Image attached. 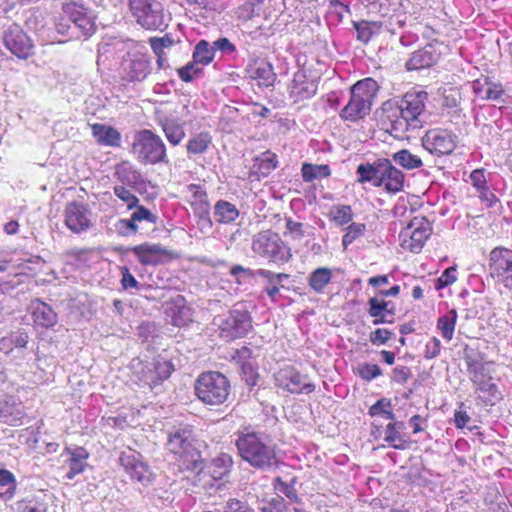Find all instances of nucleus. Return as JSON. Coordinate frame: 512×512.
Listing matches in <instances>:
<instances>
[{
  "instance_id": "16",
  "label": "nucleus",
  "mask_w": 512,
  "mask_h": 512,
  "mask_svg": "<svg viewBox=\"0 0 512 512\" xmlns=\"http://www.w3.org/2000/svg\"><path fill=\"white\" fill-rule=\"evenodd\" d=\"M251 329L252 318L250 313L244 307H238L237 305L219 325L220 337L227 340L245 337Z\"/></svg>"
},
{
  "instance_id": "61",
  "label": "nucleus",
  "mask_w": 512,
  "mask_h": 512,
  "mask_svg": "<svg viewBox=\"0 0 512 512\" xmlns=\"http://www.w3.org/2000/svg\"><path fill=\"white\" fill-rule=\"evenodd\" d=\"M260 512H287V505L282 496H275L263 502Z\"/></svg>"
},
{
  "instance_id": "14",
  "label": "nucleus",
  "mask_w": 512,
  "mask_h": 512,
  "mask_svg": "<svg viewBox=\"0 0 512 512\" xmlns=\"http://www.w3.org/2000/svg\"><path fill=\"white\" fill-rule=\"evenodd\" d=\"M129 9L136 22L148 30L160 28L164 22L163 9L156 0H129Z\"/></svg>"
},
{
  "instance_id": "43",
  "label": "nucleus",
  "mask_w": 512,
  "mask_h": 512,
  "mask_svg": "<svg viewBox=\"0 0 512 512\" xmlns=\"http://www.w3.org/2000/svg\"><path fill=\"white\" fill-rule=\"evenodd\" d=\"M212 145V136L208 131H202L192 135L186 143L188 155H201L208 151Z\"/></svg>"
},
{
  "instance_id": "31",
  "label": "nucleus",
  "mask_w": 512,
  "mask_h": 512,
  "mask_svg": "<svg viewBox=\"0 0 512 512\" xmlns=\"http://www.w3.org/2000/svg\"><path fill=\"white\" fill-rule=\"evenodd\" d=\"M470 181L477 192V196L486 208H492L499 202L496 194L490 189L483 168L475 169L470 173Z\"/></svg>"
},
{
  "instance_id": "55",
  "label": "nucleus",
  "mask_w": 512,
  "mask_h": 512,
  "mask_svg": "<svg viewBox=\"0 0 512 512\" xmlns=\"http://www.w3.org/2000/svg\"><path fill=\"white\" fill-rule=\"evenodd\" d=\"M368 414L371 417L380 415L392 421L395 419L391 401L387 398L379 399L374 405H372L369 408Z\"/></svg>"
},
{
  "instance_id": "25",
  "label": "nucleus",
  "mask_w": 512,
  "mask_h": 512,
  "mask_svg": "<svg viewBox=\"0 0 512 512\" xmlns=\"http://www.w3.org/2000/svg\"><path fill=\"white\" fill-rule=\"evenodd\" d=\"M442 43L432 41L425 45L423 48L412 53L409 60L406 62L407 70H420L435 65L441 58Z\"/></svg>"
},
{
  "instance_id": "22",
  "label": "nucleus",
  "mask_w": 512,
  "mask_h": 512,
  "mask_svg": "<svg viewBox=\"0 0 512 512\" xmlns=\"http://www.w3.org/2000/svg\"><path fill=\"white\" fill-rule=\"evenodd\" d=\"M143 266H157L174 259L176 255L159 244L142 243L128 248Z\"/></svg>"
},
{
  "instance_id": "51",
  "label": "nucleus",
  "mask_w": 512,
  "mask_h": 512,
  "mask_svg": "<svg viewBox=\"0 0 512 512\" xmlns=\"http://www.w3.org/2000/svg\"><path fill=\"white\" fill-rule=\"evenodd\" d=\"M214 56V49L210 47L209 42L200 40L194 48L192 58L196 64L208 65L213 61Z\"/></svg>"
},
{
  "instance_id": "36",
  "label": "nucleus",
  "mask_w": 512,
  "mask_h": 512,
  "mask_svg": "<svg viewBox=\"0 0 512 512\" xmlns=\"http://www.w3.org/2000/svg\"><path fill=\"white\" fill-rule=\"evenodd\" d=\"M53 494L47 490L37 491L20 502V512H50Z\"/></svg>"
},
{
  "instance_id": "41",
  "label": "nucleus",
  "mask_w": 512,
  "mask_h": 512,
  "mask_svg": "<svg viewBox=\"0 0 512 512\" xmlns=\"http://www.w3.org/2000/svg\"><path fill=\"white\" fill-rule=\"evenodd\" d=\"M239 217L237 207L226 200H218L214 205V218L219 224H231Z\"/></svg>"
},
{
  "instance_id": "42",
  "label": "nucleus",
  "mask_w": 512,
  "mask_h": 512,
  "mask_svg": "<svg viewBox=\"0 0 512 512\" xmlns=\"http://www.w3.org/2000/svg\"><path fill=\"white\" fill-rule=\"evenodd\" d=\"M332 281V271L328 267L313 270L308 277V285L317 294H323Z\"/></svg>"
},
{
  "instance_id": "26",
  "label": "nucleus",
  "mask_w": 512,
  "mask_h": 512,
  "mask_svg": "<svg viewBox=\"0 0 512 512\" xmlns=\"http://www.w3.org/2000/svg\"><path fill=\"white\" fill-rule=\"evenodd\" d=\"M232 467V457L227 453H220L204 466H202V460L200 459V464L197 469L203 479L209 478L212 481H226Z\"/></svg>"
},
{
  "instance_id": "2",
  "label": "nucleus",
  "mask_w": 512,
  "mask_h": 512,
  "mask_svg": "<svg viewBox=\"0 0 512 512\" xmlns=\"http://www.w3.org/2000/svg\"><path fill=\"white\" fill-rule=\"evenodd\" d=\"M356 174L358 183H371L374 187H383L387 193L391 194L402 191L405 183L404 173L387 158H378L373 163L359 164Z\"/></svg>"
},
{
  "instance_id": "54",
  "label": "nucleus",
  "mask_w": 512,
  "mask_h": 512,
  "mask_svg": "<svg viewBox=\"0 0 512 512\" xmlns=\"http://www.w3.org/2000/svg\"><path fill=\"white\" fill-rule=\"evenodd\" d=\"M366 232V225L364 223L352 222L347 228L346 232L342 237V246L344 250H347L356 239L363 236Z\"/></svg>"
},
{
  "instance_id": "8",
  "label": "nucleus",
  "mask_w": 512,
  "mask_h": 512,
  "mask_svg": "<svg viewBox=\"0 0 512 512\" xmlns=\"http://www.w3.org/2000/svg\"><path fill=\"white\" fill-rule=\"evenodd\" d=\"M194 431L191 425H181L168 435L167 449L185 470H197L201 454L193 444Z\"/></svg>"
},
{
  "instance_id": "15",
  "label": "nucleus",
  "mask_w": 512,
  "mask_h": 512,
  "mask_svg": "<svg viewBox=\"0 0 512 512\" xmlns=\"http://www.w3.org/2000/svg\"><path fill=\"white\" fill-rule=\"evenodd\" d=\"M2 40L4 46L18 59L27 60L35 54L32 38L17 23L4 29Z\"/></svg>"
},
{
  "instance_id": "18",
  "label": "nucleus",
  "mask_w": 512,
  "mask_h": 512,
  "mask_svg": "<svg viewBox=\"0 0 512 512\" xmlns=\"http://www.w3.org/2000/svg\"><path fill=\"white\" fill-rule=\"evenodd\" d=\"M422 145L433 155H449L456 148L457 136L446 129H431L423 136Z\"/></svg>"
},
{
  "instance_id": "52",
  "label": "nucleus",
  "mask_w": 512,
  "mask_h": 512,
  "mask_svg": "<svg viewBox=\"0 0 512 512\" xmlns=\"http://www.w3.org/2000/svg\"><path fill=\"white\" fill-rule=\"evenodd\" d=\"M115 176L119 181L127 184L137 183L140 177L139 173L128 161H123L116 165Z\"/></svg>"
},
{
  "instance_id": "35",
  "label": "nucleus",
  "mask_w": 512,
  "mask_h": 512,
  "mask_svg": "<svg viewBox=\"0 0 512 512\" xmlns=\"http://www.w3.org/2000/svg\"><path fill=\"white\" fill-rule=\"evenodd\" d=\"M91 131L99 145L107 147H119L121 145V133L113 126L94 123L91 125Z\"/></svg>"
},
{
  "instance_id": "3",
  "label": "nucleus",
  "mask_w": 512,
  "mask_h": 512,
  "mask_svg": "<svg viewBox=\"0 0 512 512\" xmlns=\"http://www.w3.org/2000/svg\"><path fill=\"white\" fill-rule=\"evenodd\" d=\"M467 372L478 398L486 406H494L503 400V393L498 386V379L492 376L494 372L491 362L482 358L465 357Z\"/></svg>"
},
{
  "instance_id": "5",
  "label": "nucleus",
  "mask_w": 512,
  "mask_h": 512,
  "mask_svg": "<svg viewBox=\"0 0 512 512\" xmlns=\"http://www.w3.org/2000/svg\"><path fill=\"white\" fill-rule=\"evenodd\" d=\"M231 383L226 375L219 371H204L194 383L197 399L206 406L225 405L231 398Z\"/></svg>"
},
{
  "instance_id": "40",
  "label": "nucleus",
  "mask_w": 512,
  "mask_h": 512,
  "mask_svg": "<svg viewBox=\"0 0 512 512\" xmlns=\"http://www.w3.org/2000/svg\"><path fill=\"white\" fill-rule=\"evenodd\" d=\"M24 412L20 403L5 401L0 406V421L11 426L22 424Z\"/></svg>"
},
{
  "instance_id": "11",
  "label": "nucleus",
  "mask_w": 512,
  "mask_h": 512,
  "mask_svg": "<svg viewBox=\"0 0 512 512\" xmlns=\"http://www.w3.org/2000/svg\"><path fill=\"white\" fill-rule=\"evenodd\" d=\"M433 233L431 221L425 216H414L399 233L400 247L411 253H420Z\"/></svg>"
},
{
  "instance_id": "20",
  "label": "nucleus",
  "mask_w": 512,
  "mask_h": 512,
  "mask_svg": "<svg viewBox=\"0 0 512 512\" xmlns=\"http://www.w3.org/2000/svg\"><path fill=\"white\" fill-rule=\"evenodd\" d=\"M61 10L68 20L74 24L81 36L89 37L95 33L94 17L83 4L75 1L65 2L62 4Z\"/></svg>"
},
{
  "instance_id": "37",
  "label": "nucleus",
  "mask_w": 512,
  "mask_h": 512,
  "mask_svg": "<svg viewBox=\"0 0 512 512\" xmlns=\"http://www.w3.org/2000/svg\"><path fill=\"white\" fill-rule=\"evenodd\" d=\"M368 314L373 318V324L379 325L388 322L386 315L394 316L395 306L390 301H387L378 296L371 297L368 300Z\"/></svg>"
},
{
  "instance_id": "32",
  "label": "nucleus",
  "mask_w": 512,
  "mask_h": 512,
  "mask_svg": "<svg viewBox=\"0 0 512 512\" xmlns=\"http://www.w3.org/2000/svg\"><path fill=\"white\" fill-rule=\"evenodd\" d=\"M475 96L481 100H498L504 94L501 83L492 81L488 76H481L472 82Z\"/></svg>"
},
{
  "instance_id": "46",
  "label": "nucleus",
  "mask_w": 512,
  "mask_h": 512,
  "mask_svg": "<svg viewBox=\"0 0 512 512\" xmlns=\"http://www.w3.org/2000/svg\"><path fill=\"white\" fill-rule=\"evenodd\" d=\"M353 26L357 32V39L364 44L382 31V23L378 21L361 20L353 22Z\"/></svg>"
},
{
  "instance_id": "53",
  "label": "nucleus",
  "mask_w": 512,
  "mask_h": 512,
  "mask_svg": "<svg viewBox=\"0 0 512 512\" xmlns=\"http://www.w3.org/2000/svg\"><path fill=\"white\" fill-rule=\"evenodd\" d=\"M350 14L351 9L348 4L342 3L340 0H329L327 18L334 24H339L344 18V14Z\"/></svg>"
},
{
  "instance_id": "21",
  "label": "nucleus",
  "mask_w": 512,
  "mask_h": 512,
  "mask_svg": "<svg viewBox=\"0 0 512 512\" xmlns=\"http://www.w3.org/2000/svg\"><path fill=\"white\" fill-rule=\"evenodd\" d=\"M64 224L73 233L80 234L92 226L91 210L88 205L79 201L66 203L64 208Z\"/></svg>"
},
{
  "instance_id": "9",
  "label": "nucleus",
  "mask_w": 512,
  "mask_h": 512,
  "mask_svg": "<svg viewBox=\"0 0 512 512\" xmlns=\"http://www.w3.org/2000/svg\"><path fill=\"white\" fill-rule=\"evenodd\" d=\"M131 153L144 165L168 163L167 148L163 139L150 129H142L135 133Z\"/></svg>"
},
{
  "instance_id": "58",
  "label": "nucleus",
  "mask_w": 512,
  "mask_h": 512,
  "mask_svg": "<svg viewBox=\"0 0 512 512\" xmlns=\"http://www.w3.org/2000/svg\"><path fill=\"white\" fill-rule=\"evenodd\" d=\"M114 194L126 204L129 210L136 209L140 207L139 199L136 195H134L129 189L124 186L117 185L113 188Z\"/></svg>"
},
{
  "instance_id": "59",
  "label": "nucleus",
  "mask_w": 512,
  "mask_h": 512,
  "mask_svg": "<svg viewBox=\"0 0 512 512\" xmlns=\"http://www.w3.org/2000/svg\"><path fill=\"white\" fill-rule=\"evenodd\" d=\"M356 373L361 379L369 382L381 376L382 370L377 364L361 363L358 365Z\"/></svg>"
},
{
  "instance_id": "13",
  "label": "nucleus",
  "mask_w": 512,
  "mask_h": 512,
  "mask_svg": "<svg viewBox=\"0 0 512 512\" xmlns=\"http://www.w3.org/2000/svg\"><path fill=\"white\" fill-rule=\"evenodd\" d=\"M275 386L291 394H311L316 385L308 374L301 373L293 365L280 367L273 375Z\"/></svg>"
},
{
  "instance_id": "30",
  "label": "nucleus",
  "mask_w": 512,
  "mask_h": 512,
  "mask_svg": "<svg viewBox=\"0 0 512 512\" xmlns=\"http://www.w3.org/2000/svg\"><path fill=\"white\" fill-rule=\"evenodd\" d=\"M147 221L149 223H156L157 217L146 207H137L129 219H119L115 228L116 231L123 236H128L138 232L137 222Z\"/></svg>"
},
{
  "instance_id": "27",
  "label": "nucleus",
  "mask_w": 512,
  "mask_h": 512,
  "mask_svg": "<svg viewBox=\"0 0 512 512\" xmlns=\"http://www.w3.org/2000/svg\"><path fill=\"white\" fill-rule=\"evenodd\" d=\"M318 90V82L304 70L297 71L289 86V95L294 102L312 98Z\"/></svg>"
},
{
  "instance_id": "48",
  "label": "nucleus",
  "mask_w": 512,
  "mask_h": 512,
  "mask_svg": "<svg viewBox=\"0 0 512 512\" xmlns=\"http://www.w3.org/2000/svg\"><path fill=\"white\" fill-rule=\"evenodd\" d=\"M353 217L352 207L346 204L333 205L328 213L329 220L337 226L349 225Z\"/></svg>"
},
{
  "instance_id": "7",
  "label": "nucleus",
  "mask_w": 512,
  "mask_h": 512,
  "mask_svg": "<svg viewBox=\"0 0 512 512\" xmlns=\"http://www.w3.org/2000/svg\"><path fill=\"white\" fill-rule=\"evenodd\" d=\"M131 370V378L138 386L153 389L171 376L174 365L170 360L158 355L151 359H133Z\"/></svg>"
},
{
  "instance_id": "63",
  "label": "nucleus",
  "mask_w": 512,
  "mask_h": 512,
  "mask_svg": "<svg viewBox=\"0 0 512 512\" xmlns=\"http://www.w3.org/2000/svg\"><path fill=\"white\" fill-rule=\"evenodd\" d=\"M393 336L392 331L386 328H377L370 332L369 340L373 345L380 346L386 344Z\"/></svg>"
},
{
  "instance_id": "34",
  "label": "nucleus",
  "mask_w": 512,
  "mask_h": 512,
  "mask_svg": "<svg viewBox=\"0 0 512 512\" xmlns=\"http://www.w3.org/2000/svg\"><path fill=\"white\" fill-rule=\"evenodd\" d=\"M64 454L69 456L67 460L69 470L66 473V478L72 480L76 475L85 470L90 454L88 450L82 446H76L74 448L65 447Z\"/></svg>"
},
{
  "instance_id": "57",
  "label": "nucleus",
  "mask_w": 512,
  "mask_h": 512,
  "mask_svg": "<svg viewBox=\"0 0 512 512\" xmlns=\"http://www.w3.org/2000/svg\"><path fill=\"white\" fill-rule=\"evenodd\" d=\"M462 100L461 91L458 87L446 85L443 88V105L453 109L459 107Z\"/></svg>"
},
{
  "instance_id": "47",
  "label": "nucleus",
  "mask_w": 512,
  "mask_h": 512,
  "mask_svg": "<svg viewBox=\"0 0 512 512\" xmlns=\"http://www.w3.org/2000/svg\"><path fill=\"white\" fill-rule=\"evenodd\" d=\"M302 179L310 183L316 179L328 178L331 175V169L328 164H312L305 162L301 167Z\"/></svg>"
},
{
  "instance_id": "45",
  "label": "nucleus",
  "mask_w": 512,
  "mask_h": 512,
  "mask_svg": "<svg viewBox=\"0 0 512 512\" xmlns=\"http://www.w3.org/2000/svg\"><path fill=\"white\" fill-rule=\"evenodd\" d=\"M398 428L403 427L402 422H391L386 426L385 430V441L389 443V445L397 450H405L408 449L411 445V441L405 439L401 433L398 431Z\"/></svg>"
},
{
  "instance_id": "50",
  "label": "nucleus",
  "mask_w": 512,
  "mask_h": 512,
  "mask_svg": "<svg viewBox=\"0 0 512 512\" xmlns=\"http://www.w3.org/2000/svg\"><path fill=\"white\" fill-rule=\"evenodd\" d=\"M393 160L407 170L417 169L422 167V159L415 154H412L408 149H402L394 153Z\"/></svg>"
},
{
  "instance_id": "33",
  "label": "nucleus",
  "mask_w": 512,
  "mask_h": 512,
  "mask_svg": "<svg viewBox=\"0 0 512 512\" xmlns=\"http://www.w3.org/2000/svg\"><path fill=\"white\" fill-rule=\"evenodd\" d=\"M278 166V157L271 151H266L254 159L249 171V178L260 180L270 175Z\"/></svg>"
},
{
  "instance_id": "29",
  "label": "nucleus",
  "mask_w": 512,
  "mask_h": 512,
  "mask_svg": "<svg viewBox=\"0 0 512 512\" xmlns=\"http://www.w3.org/2000/svg\"><path fill=\"white\" fill-rule=\"evenodd\" d=\"M185 201L191 206L195 215H209L210 203L205 188L199 184H189L184 190Z\"/></svg>"
},
{
  "instance_id": "4",
  "label": "nucleus",
  "mask_w": 512,
  "mask_h": 512,
  "mask_svg": "<svg viewBox=\"0 0 512 512\" xmlns=\"http://www.w3.org/2000/svg\"><path fill=\"white\" fill-rule=\"evenodd\" d=\"M236 446L243 460L256 469H270L277 466L279 460L275 447L270 445L259 433H243L238 436Z\"/></svg>"
},
{
  "instance_id": "23",
  "label": "nucleus",
  "mask_w": 512,
  "mask_h": 512,
  "mask_svg": "<svg viewBox=\"0 0 512 512\" xmlns=\"http://www.w3.org/2000/svg\"><path fill=\"white\" fill-rule=\"evenodd\" d=\"M427 95V92L424 91L408 92L404 95L401 104L398 106L412 129L421 127L420 116L425 111Z\"/></svg>"
},
{
  "instance_id": "12",
  "label": "nucleus",
  "mask_w": 512,
  "mask_h": 512,
  "mask_svg": "<svg viewBox=\"0 0 512 512\" xmlns=\"http://www.w3.org/2000/svg\"><path fill=\"white\" fill-rule=\"evenodd\" d=\"M488 276L498 285L512 292V249L496 246L487 257Z\"/></svg>"
},
{
  "instance_id": "24",
  "label": "nucleus",
  "mask_w": 512,
  "mask_h": 512,
  "mask_svg": "<svg viewBox=\"0 0 512 512\" xmlns=\"http://www.w3.org/2000/svg\"><path fill=\"white\" fill-rule=\"evenodd\" d=\"M119 463L133 480L141 483L150 481L151 472L149 467L141 460V454L137 451L130 448L122 451L119 456Z\"/></svg>"
},
{
  "instance_id": "49",
  "label": "nucleus",
  "mask_w": 512,
  "mask_h": 512,
  "mask_svg": "<svg viewBox=\"0 0 512 512\" xmlns=\"http://www.w3.org/2000/svg\"><path fill=\"white\" fill-rule=\"evenodd\" d=\"M17 490L15 475L4 468L0 469V497L5 501L11 500Z\"/></svg>"
},
{
  "instance_id": "38",
  "label": "nucleus",
  "mask_w": 512,
  "mask_h": 512,
  "mask_svg": "<svg viewBox=\"0 0 512 512\" xmlns=\"http://www.w3.org/2000/svg\"><path fill=\"white\" fill-rule=\"evenodd\" d=\"M32 318L36 325L44 328H51L58 321L53 308L39 299L32 302Z\"/></svg>"
},
{
  "instance_id": "28",
  "label": "nucleus",
  "mask_w": 512,
  "mask_h": 512,
  "mask_svg": "<svg viewBox=\"0 0 512 512\" xmlns=\"http://www.w3.org/2000/svg\"><path fill=\"white\" fill-rule=\"evenodd\" d=\"M248 77L257 82L259 86L269 87L275 81L273 66L264 58H253L246 67Z\"/></svg>"
},
{
  "instance_id": "56",
  "label": "nucleus",
  "mask_w": 512,
  "mask_h": 512,
  "mask_svg": "<svg viewBox=\"0 0 512 512\" xmlns=\"http://www.w3.org/2000/svg\"><path fill=\"white\" fill-rule=\"evenodd\" d=\"M233 361L239 365L244 373L252 371V350L247 346L237 349L232 355Z\"/></svg>"
},
{
  "instance_id": "10",
  "label": "nucleus",
  "mask_w": 512,
  "mask_h": 512,
  "mask_svg": "<svg viewBox=\"0 0 512 512\" xmlns=\"http://www.w3.org/2000/svg\"><path fill=\"white\" fill-rule=\"evenodd\" d=\"M252 250L270 263L282 265L292 258L291 248L278 233L271 230L259 232L252 241Z\"/></svg>"
},
{
  "instance_id": "44",
  "label": "nucleus",
  "mask_w": 512,
  "mask_h": 512,
  "mask_svg": "<svg viewBox=\"0 0 512 512\" xmlns=\"http://www.w3.org/2000/svg\"><path fill=\"white\" fill-rule=\"evenodd\" d=\"M458 313L455 309L449 310L437 319L436 328L447 342H450L455 333Z\"/></svg>"
},
{
  "instance_id": "60",
  "label": "nucleus",
  "mask_w": 512,
  "mask_h": 512,
  "mask_svg": "<svg viewBox=\"0 0 512 512\" xmlns=\"http://www.w3.org/2000/svg\"><path fill=\"white\" fill-rule=\"evenodd\" d=\"M148 42L153 53H164L165 49L175 44L173 36L169 33H166L162 37H150Z\"/></svg>"
},
{
  "instance_id": "62",
  "label": "nucleus",
  "mask_w": 512,
  "mask_h": 512,
  "mask_svg": "<svg viewBox=\"0 0 512 512\" xmlns=\"http://www.w3.org/2000/svg\"><path fill=\"white\" fill-rule=\"evenodd\" d=\"M197 64L192 61L187 63L185 66L177 69V73L179 78L183 82H191L194 79V76L200 74L202 70L196 66Z\"/></svg>"
},
{
  "instance_id": "1",
  "label": "nucleus",
  "mask_w": 512,
  "mask_h": 512,
  "mask_svg": "<svg viewBox=\"0 0 512 512\" xmlns=\"http://www.w3.org/2000/svg\"><path fill=\"white\" fill-rule=\"evenodd\" d=\"M191 116V102L186 98L160 102L154 109V120L172 146L185 139V126Z\"/></svg>"
},
{
  "instance_id": "64",
  "label": "nucleus",
  "mask_w": 512,
  "mask_h": 512,
  "mask_svg": "<svg viewBox=\"0 0 512 512\" xmlns=\"http://www.w3.org/2000/svg\"><path fill=\"white\" fill-rule=\"evenodd\" d=\"M224 512H255L246 501L230 498L224 507Z\"/></svg>"
},
{
  "instance_id": "19",
  "label": "nucleus",
  "mask_w": 512,
  "mask_h": 512,
  "mask_svg": "<svg viewBox=\"0 0 512 512\" xmlns=\"http://www.w3.org/2000/svg\"><path fill=\"white\" fill-rule=\"evenodd\" d=\"M150 59L140 52H128L121 63V77L126 82H141L150 74Z\"/></svg>"
},
{
  "instance_id": "6",
  "label": "nucleus",
  "mask_w": 512,
  "mask_h": 512,
  "mask_svg": "<svg viewBox=\"0 0 512 512\" xmlns=\"http://www.w3.org/2000/svg\"><path fill=\"white\" fill-rule=\"evenodd\" d=\"M378 90V83L373 78L357 81L350 89V99L340 111V118L351 123L364 119L372 109Z\"/></svg>"
},
{
  "instance_id": "17",
  "label": "nucleus",
  "mask_w": 512,
  "mask_h": 512,
  "mask_svg": "<svg viewBox=\"0 0 512 512\" xmlns=\"http://www.w3.org/2000/svg\"><path fill=\"white\" fill-rule=\"evenodd\" d=\"M378 123L382 130L395 138H401L411 128L398 105L392 103L383 104L378 112Z\"/></svg>"
},
{
  "instance_id": "39",
  "label": "nucleus",
  "mask_w": 512,
  "mask_h": 512,
  "mask_svg": "<svg viewBox=\"0 0 512 512\" xmlns=\"http://www.w3.org/2000/svg\"><path fill=\"white\" fill-rule=\"evenodd\" d=\"M255 274L265 279V292L272 302H276V297L283 287L282 282L290 277L287 273H274L266 269H258Z\"/></svg>"
}]
</instances>
